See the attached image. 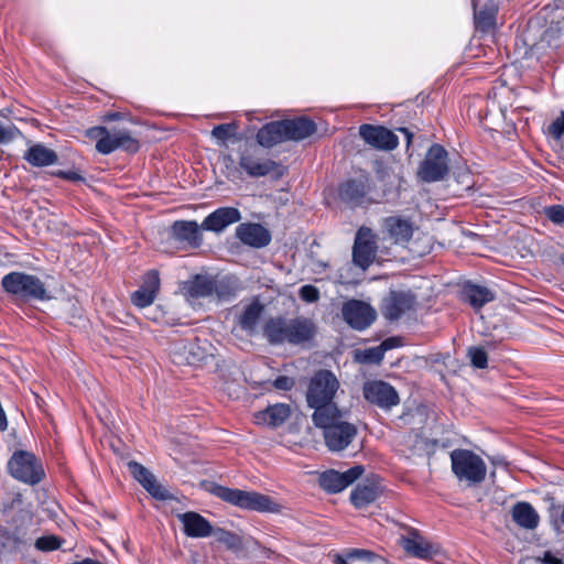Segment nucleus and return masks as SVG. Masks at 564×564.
I'll use <instances>...</instances> for the list:
<instances>
[{
  "instance_id": "f257e3e1",
  "label": "nucleus",
  "mask_w": 564,
  "mask_h": 564,
  "mask_svg": "<svg viewBox=\"0 0 564 564\" xmlns=\"http://www.w3.org/2000/svg\"><path fill=\"white\" fill-rule=\"evenodd\" d=\"M338 389L339 381L330 370H318L311 378L306 391V402L314 410L312 421H321L322 417L340 411L334 402Z\"/></svg>"
},
{
  "instance_id": "f03ea898",
  "label": "nucleus",
  "mask_w": 564,
  "mask_h": 564,
  "mask_svg": "<svg viewBox=\"0 0 564 564\" xmlns=\"http://www.w3.org/2000/svg\"><path fill=\"white\" fill-rule=\"evenodd\" d=\"M209 492L223 501L248 511L279 513L281 505L270 496L212 484Z\"/></svg>"
},
{
  "instance_id": "7ed1b4c3",
  "label": "nucleus",
  "mask_w": 564,
  "mask_h": 564,
  "mask_svg": "<svg viewBox=\"0 0 564 564\" xmlns=\"http://www.w3.org/2000/svg\"><path fill=\"white\" fill-rule=\"evenodd\" d=\"M317 429L323 430L326 447L333 453L346 449L358 434L355 424L343 421V412L326 415L321 421H313Z\"/></svg>"
},
{
  "instance_id": "20e7f679",
  "label": "nucleus",
  "mask_w": 564,
  "mask_h": 564,
  "mask_svg": "<svg viewBox=\"0 0 564 564\" xmlns=\"http://www.w3.org/2000/svg\"><path fill=\"white\" fill-rule=\"evenodd\" d=\"M3 290L23 302L48 300L46 289L41 279L33 274L13 271L1 280Z\"/></svg>"
},
{
  "instance_id": "39448f33",
  "label": "nucleus",
  "mask_w": 564,
  "mask_h": 564,
  "mask_svg": "<svg viewBox=\"0 0 564 564\" xmlns=\"http://www.w3.org/2000/svg\"><path fill=\"white\" fill-rule=\"evenodd\" d=\"M452 471L459 481L468 486L481 484L487 475L484 459L470 449L457 448L451 452Z\"/></svg>"
},
{
  "instance_id": "423d86ee",
  "label": "nucleus",
  "mask_w": 564,
  "mask_h": 564,
  "mask_svg": "<svg viewBox=\"0 0 564 564\" xmlns=\"http://www.w3.org/2000/svg\"><path fill=\"white\" fill-rule=\"evenodd\" d=\"M239 166L250 177L270 175L273 180H280L286 174V167L271 159L260 156L256 147L246 148L239 156Z\"/></svg>"
},
{
  "instance_id": "0eeeda50",
  "label": "nucleus",
  "mask_w": 564,
  "mask_h": 564,
  "mask_svg": "<svg viewBox=\"0 0 564 564\" xmlns=\"http://www.w3.org/2000/svg\"><path fill=\"white\" fill-rule=\"evenodd\" d=\"M448 152L441 144H432L417 169V177L424 183L445 180L449 173Z\"/></svg>"
},
{
  "instance_id": "6e6552de",
  "label": "nucleus",
  "mask_w": 564,
  "mask_h": 564,
  "mask_svg": "<svg viewBox=\"0 0 564 564\" xmlns=\"http://www.w3.org/2000/svg\"><path fill=\"white\" fill-rule=\"evenodd\" d=\"M9 474L17 480L36 485L42 481L44 470L34 454L17 451L8 462Z\"/></svg>"
},
{
  "instance_id": "1a4fd4ad",
  "label": "nucleus",
  "mask_w": 564,
  "mask_h": 564,
  "mask_svg": "<svg viewBox=\"0 0 564 564\" xmlns=\"http://www.w3.org/2000/svg\"><path fill=\"white\" fill-rule=\"evenodd\" d=\"M369 192V177L360 175L356 178H348L339 184L338 198L350 208H356L373 203V199L368 197Z\"/></svg>"
},
{
  "instance_id": "9d476101",
  "label": "nucleus",
  "mask_w": 564,
  "mask_h": 564,
  "mask_svg": "<svg viewBox=\"0 0 564 564\" xmlns=\"http://www.w3.org/2000/svg\"><path fill=\"white\" fill-rule=\"evenodd\" d=\"M377 239L368 227H360L356 234L352 247V262L362 270H367L377 256Z\"/></svg>"
},
{
  "instance_id": "9b49d317",
  "label": "nucleus",
  "mask_w": 564,
  "mask_h": 564,
  "mask_svg": "<svg viewBox=\"0 0 564 564\" xmlns=\"http://www.w3.org/2000/svg\"><path fill=\"white\" fill-rule=\"evenodd\" d=\"M362 394L366 401L386 411L400 403V397L394 387L382 380L367 381L364 384Z\"/></svg>"
},
{
  "instance_id": "f8f14e48",
  "label": "nucleus",
  "mask_w": 564,
  "mask_h": 564,
  "mask_svg": "<svg viewBox=\"0 0 564 564\" xmlns=\"http://www.w3.org/2000/svg\"><path fill=\"white\" fill-rule=\"evenodd\" d=\"M344 321L356 330L367 329L377 318V311L361 300H349L341 308Z\"/></svg>"
},
{
  "instance_id": "ddd939ff",
  "label": "nucleus",
  "mask_w": 564,
  "mask_h": 564,
  "mask_svg": "<svg viewBox=\"0 0 564 564\" xmlns=\"http://www.w3.org/2000/svg\"><path fill=\"white\" fill-rule=\"evenodd\" d=\"M140 142L127 129L109 130L108 134L96 142V150L102 155H108L116 150L128 153H137Z\"/></svg>"
},
{
  "instance_id": "4468645a",
  "label": "nucleus",
  "mask_w": 564,
  "mask_h": 564,
  "mask_svg": "<svg viewBox=\"0 0 564 564\" xmlns=\"http://www.w3.org/2000/svg\"><path fill=\"white\" fill-rule=\"evenodd\" d=\"M359 135L369 147L380 151H392L399 144V139L383 126L364 123L359 126Z\"/></svg>"
},
{
  "instance_id": "2eb2a0df",
  "label": "nucleus",
  "mask_w": 564,
  "mask_h": 564,
  "mask_svg": "<svg viewBox=\"0 0 564 564\" xmlns=\"http://www.w3.org/2000/svg\"><path fill=\"white\" fill-rule=\"evenodd\" d=\"M365 471V467L356 465L344 473L334 469L322 473L318 477L319 487L328 494H337L346 489Z\"/></svg>"
},
{
  "instance_id": "dca6fc26",
  "label": "nucleus",
  "mask_w": 564,
  "mask_h": 564,
  "mask_svg": "<svg viewBox=\"0 0 564 564\" xmlns=\"http://www.w3.org/2000/svg\"><path fill=\"white\" fill-rule=\"evenodd\" d=\"M400 545L406 554L421 560H431L441 553L440 545L426 540L416 529H410L406 535H402Z\"/></svg>"
},
{
  "instance_id": "f3484780",
  "label": "nucleus",
  "mask_w": 564,
  "mask_h": 564,
  "mask_svg": "<svg viewBox=\"0 0 564 564\" xmlns=\"http://www.w3.org/2000/svg\"><path fill=\"white\" fill-rule=\"evenodd\" d=\"M128 469L133 478L156 500H173L174 496L161 485L155 476L143 465L137 462H129Z\"/></svg>"
},
{
  "instance_id": "a211bd4d",
  "label": "nucleus",
  "mask_w": 564,
  "mask_h": 564,
  "mask_svg": "<svg viewBox=\"0 0 564 564\" xmlns=\"http://www.w3.org/2000/svg\"><path fill=\"white\" fill-rule=\"evenodd\" d=\"M414 305L415 296L410 292L391 291L382 302L381 313L386 319L394 322L412 311Z\"/></svg>"
},
{
  "instance_id": "6ab92c4d",
  "label": "nucleus",
  "mask_w": 564,
  "mask_h": 564,
  "mask_svg": "<svg viewBox=\"0 0 564 564\" xmlns=\"http://www.w3.org/2000/svg\"><path fill=\"white\" fill-rule=\"evenodd\" d=\"M475 28L481 33H491L496 29L499 10L498 0H473Z\"/></svg>"
},
{
  "instance_id": "aec40b11",
  "label": "nucleus",
  "mask_w": 564,
  "mask_h": 564,
  "mask_svg": "<svg viewBox=\"0 0 564 564\" xmlns=\"http://www.w3.org/2000/svg\"><path fill=\"white\" fill-rule=\"evenodd\" d=\"M240 220L241 213L238 208L230 206L219 207L204 218L200 228L206 231L219 234L228 226Z\"/></svg>"
},
{
  "instance_id": "412c9836",
  "label": "nucleus",
  "mask_w": 564,
  "mask_h": 564,
  "mask_svg": "<svg viewBox=\"0 0 564 564\" xmlns=\"http://www.w3.org/2000/svg\"><path fill=\"white\" fill-rule=\"evenodd\" d=\"M236 237L246 246L264 248L271 242V232L258 223H242L236 227Z\"/></svg>"
},
{
  "instance_id": "4be33fe9",
  "label": "nucleus",
  "mask_w": 564,
  "mask_h": 564,
  "mask_svg": "<svg viewBox=\"0 0 564 564\" xmlns=\"http://www.w3.org/2000/svg\"><path fill=\"white\" fill-rule=\"evenodd\" d=\"M316 334L317 326L311 318L299 316L290 319L289 344L305 346L314 340Z\"/></svg>"
},
{
  "instance_id": "5701e85b",
  "label": "nucleus",
  "mask_w": 564,
  "mask_h": 564,
  "mask_svg": "<svg viewBox=\"0 0 564 564\" xmlns=\"http://www.w3.org/2000/svg\"><path fill=\"white\" fill-rule=\"evenodd\" d=\"M183 524V532L189 538H207L213 534L212 523L195 511H187L177 516Z\"/></svg>"
},
{
  "instance_id": "b1692460",
  "label": "nucleus",
  "mask_w": 564,
  "mask_h": 564,
  "mask_svg": "<svg viewBox=\"0 0 564 564\" xmlns=\"http://www.w3.org/2000/svg\"><path fill=\"white\" fill-rule=\"evenodd\" d=\"M282 124L286 141H302L313 135L317 130L316 123L307 117L283 119Z\"/></svg>"
},
{
  "instance_id": "393cba45",
  "label": "nucleus",
  "mask_w": 564,
  "mask_h": 564,
  "mask_svg": "<svg viewBox=\"0 0 564 564\" xmlns=\"http://www.w3.org/2000/svg\"><path fill=\"white\" fill-rule=\"evenodd\" d=\"M381 495V488L375 480L358 484L350 492V502L356 509H365Z\"/></svg>"
},
{
  "instance_id": "a878e982",
  "label": "nucleus",
  "mask_w": 564,
  "mask_h": 564,
  "mask_svg": "<svg viewBox=\"0 0 564 564\" xmlns=\"http://www.w3.org/2000/svg\"><path fill=\"white\" fill-rule=\"evenodd\" d=\"M199 229L202 228L195 220H177L173 223L171 232L175 240L199 247L203 241Z\"/></svg>"
},
{
  "instance_id": "bb28decb",
  "label": "nucleus",
  "mask_w": 564,
  "mask_h": 564,
  "mask_svg": "<svg viewBox=\"0 0 564 564\" xmlns=\"http://www.w3.org/2000/svg\"><path fill=\"white\" fill-rule=\"evenodd\" d=\"M290 319L282 316L269 318L263 326V335L271 345L289 344Z\"/></svg>"
},
{
  "instance_id": "cd10ccee",
  "label": "nucleus",
  "mask_w": 564,
  "mask_h": 564,
  "mask_svg": "<svg viewBox=\"0 0 564 564\" xmlns=\"http://www.w3.org/2000/svg\"><path fill=\"white\" fill-rule=\"evenodd\" d=\"M462 295L465 302L469 303L475 311H479L487 303L495 300V293L487 286L467 282L463 286Z\"/></svg>"
},
{
  "instance_id": "c85d7f7f",
  "label": "nucleus",
  "mask_w": 564,
  "mask_h": 564,
  "mask_svg": "<svg viewBox=\"0 0 564 564\" xmlns=\"http://www.w3.org/2000/svg\"><path fill=\"white\" fill-rule=\"evenodd\" d=\"M23 159L34 167H45L58 162L57 153L44 145L35 143L31 145L23 154Z\"/></svg>"
},
{
  "instance_id": "c756f323",
  "label": "nucleus",
  "mask_w": 564,
  "mask_h": 564,
  "mask_svg": "<svg viewBox=\"0 0 564 564\" xmlns=\"http://www.w3.org/2000/svg\"><path fill=\"white\" fill-rule=\"evenodd\" d=\"M512 520L522 529L534 530L539 527L540 516L533 506L527 501H519L511 509Z\"/></svg>"
},
{
  "instance_id": "7c9ffc66",
  "label": "nucleus",
  "mask_w": 564,
  "mask_h": 564,
  "mask_svg": "<svg viewBox=\"0 0 564 564\" xmlns=\"http://www.w3.org/2000/svg\"><path fill=\"white\" fill-rule=\"evenodd\" d=\"M384 228L394 243L409 242L413 235V227L410 220L390 216L383 220Z\"/></svg>"
},
{
  "instance_id": "2f4dec72",
  "label": "nucleus",
  "mask_w": 564,
  "mask_h": 564,
  "mask_svg": "<svg viewBox=\"0 0 564 564\" xmlns=\"http://www.w3.org/2000/svg\"><path fill=\"white\" fill-rule=\"evenodd\" d=\"M256 140L259 145L268 149L285 142L282 120L271 121L262 126L256 134Z\"/></svg>"
},
{
  "instance_id": "473e14b6",
  "label": "nucleus",
  "mask_w": 564,
  "mask_h": 564,
  "mask_svg": "<svg viewBox=\"0 0 564 564\" xmlns=\"http://www.w3.org/2000/svg\"><path fill=\"white\" fill-rule=\"evenodd\" d=\"M214 278L206 274H196L183 285L186 295L193 299L208 297L213 295Z\"/></svg>"
},
{
  "instance_id": "72a5a7b5",
  "label": "nucleus",
  "mask_w": 564,
  "mask_h": 564,
  "mask_svg": "<svg viewBox=\"0 0 564 564\" xmlns=\"http://www.w3.org/2000/svg\"><path fill=\"white\" fill-rule=\"evenodd\" d=\"M291 415V409L288 404L276 403L269 405L265 410L257 414L258 422L264 423L269 426L282 425Z\"/></svg>"
},
{
  "instance_id": "f704fd0d",
  "label": "nucleus",
  "mask_w": 564,
  "mask_h": 564,
  "mask_svg": "<svg viewBox=\"0 0 564 564\" xmlns=\"http://www.w3.org/2000/svg\"><path fill=\"white\" fill-rule=\"evenodd\" d=\"M264 306L258 300L248 304L238 319L241 329L253 333L262 316Z\"/></svg>"
},
{
  "instance_id": "c9c22d12",
  "label": "nucleus",
  "mask_w": 564,
  "mask_h": 564,
  "mask_svg": "<svg viewBox=\"0 0 564 564\" xmlns=\"http://www.w3.org/2000/svg\"><path fill=\"white\" fill-rule=\"evenodd\" d=\"M237 281L232 278H221V279H215L214 278V285L213 286V295L215 294L218 300L228 301L232 299L238 290Z\"/></svg>"
},
{
  "instance_id": "e433bc0d",
  "label": "nucleus",
  "mask_w": 564,
  "mask_h": 564,
  "mask_svg": "<svg viewBox=\"0 0 564 564\" xmlns=\"http://www.w3.org/2000/svg\"><path fill=\"white\" fill-rule=\"evenodd\" d=\"M213 535L216 541L224 544L228 550L240 551L242 549V539L237 533L221 528L214 529Z\"/></svg>"
},
{
  "instance_id": "4c0bfd02",
  "label": "nucleus",
  "mask_w": 564,
  "mask_h": 564,
  "mask_svg": "<svg viewBox=\"0 0 564 564\" xmlns=\"http://www.w3.org/2000/svg\"><path fill=\"white\" fill-rule=\"evenodd\" d=\"M470 364L477 369H485L488 366V355L482 347L471 346L467 350Z\"/></svg>"
},
{
  "instance_id": "58836bf2",
  "label": "nucleus",
  "mask_w": 564,
  "mask_h": 564,
  "mask_svg": "<svg viewBox=\"0 0 564 564\" xmlns=\"http://www.w3.org/2000/svg\"><path fill=\"white\" fill-rule=\"evenodd\" d=\"M64 540L56 535H43L36 539L35 547L42 552H51L58 550Z\"/></svg>"
},
{
  "instance_id": "ea45409f",
  "label": "nucleus",
  "mask_w": 564,
  "mask_h": 564,
  "mask_svg": "<svg viewBox=\"0 0 564 564\" xmlns=\"http://www.w3.org/2000/svg\"><path fill=\"white\" fill-rule=\"evenodd\" d=\"M384 355L380 346L367 348L357 355V359L361 364H380Z\"/></svg>"
},
{
  "instance_id": "a19ab883",
  "label": "nucleus",
  "mask_w": 564,
  "mask_h": 564,
  "mask_svg": "<svg viewBox=\"0 0 564 564\" xmlns=\"http://www.w3.org/2000/svg\"><path fill=\"white\" fill-rule=\"evenodd\" d=\"M160 274L158 270L148 271L142 278L141 288L158 296L160 291Z\"/></svg>"
},
{
  "instance_id": "79ce46f5",
  "label": "nucleus",
  "mask_w": 564,
  "mask_h": 564,
  "mask_svg": "<svg viewBox=\"0 0 564 564\" xmlns=\"http://www.w3.org/2000/svg\"><path fill=\"white\" fill-rule=\"evenodd\" d=\"M155 294H151L149 291L141 286L131 294L132 304L139 308L150 306L155 301Z\"/></svg>"
},
{
  "instance_id": "37998d69",
  "label": "nucleus",
  "mask_w": 564,
  "mask_h": 564,
  "mask_svg": "<svg viewBox=\"0 0 564 564\" xmlns=\"http://www.w3.org/2000/svg\"><path fill=\"white\" fill-rule=\"evenodd\" d=\"M543 214L554 225H557V226L564 225V206H562V205L545 206L543 208Z\"/></svg>"
},
{
  "instance_id": "c03bdc74",
  "label": "nucleus",
  "mask_w": 564,
  "mask_h": 564,
  "mask_svg": "<svg viewBox=\"0 0 564 564\" xmlns=\"http://www.w3.org/2000/svg\"><path fill=\"white\" fill-rule=\"evenodd\" d=\"M236 129H237V127L235 123L218 124L213 128L212 137H214L215 139L221 141V142H225L230 137H232L235 134Z\"/></svg>"
},
{
  "instance_id": "a18cd8bd",
  "label": "nucleus",
  "mask_w": 564,
  "mask_h": 564,
  "mask_svg": "<svg viewBox=\"0 0 564 564\" xmlns=\"http://www.w3.org/2000/svg\"><path fill=\"white\" fill-rule=\"evenodd\" d=\"M347 557L351 561H366V562H372L373 560L378 558L379 556L369 550L365 549H349L347 550Z\"/></svg>"
},
{
  "instance_id": "49530a36",
  "label": "nucleus",
  "mask_w": 564,
  "mask_h": 564,
  "mask_svg": "<svg viewBox=\"0 0 564 564\" xmlns=\"http://www.w3.org/2000/svg\"><path fill=\"white\" fill-rule=\"evenodd\" d=\"M299 295L303 301L307 303H314L319 300L318 289L311 284L303 285L299 291Z\"/></svg>"
},
{
  "instance_id": "de8ad7c7",
  "label": "nucleus",
  "mask_w": 564,
  "mask_h": 564,
  "mask_svg": "<svg viewBox=\"0 0 564 564\" xmlns=\"http://www.w3.org/2000/svg\"><path fill=\"white\" fill-rule=\"evenodd\" d=\"M550 523L555 530H560L562 525H564V506H552L550 509Z\"/></svg>"
},
{
  "instance_id": "09e8293b",
  "label": "nucleus",
  "mask_w": 564,
  "mask_h": 564,
  "mask_svg": "<svg viewBox=\"0 0 564 564\" xmlns=\"http://www.w3.org/2000/svg\"><path fill=\"white\" fill-rule=\"evenodd\" d=\"M549 133L555 139L560 140L564 134V111L549 126Z\"/></svg>"
},
{
  "instance_id": "8fccbe9b",
  "label": "nucleus",
  "mask_w": 564,
  "mask_h": 564,
  "mask_svg": "<svg viewBox=\"0 0 564 564\" xmlns=\"http://www.w3.org/2000/svg\"><path fill=\"white\" fill-rule=\"evenodd\" d=\"M109 132V129L104 126H96L93 128H89L86 131V135L90 139H96L97 141L106 137Z\"/></svg>"
},
{
  "instance_id": "3c124183",
  "label": "nucleus",
  "mask_w": 564,
  "mask_h": 564,
  "mask_svg": "<svg viewBox=\"0 0 564 564\" xmlns=\"http://www.w3.org/2000/svg\"><path fill=\"white\" fill-rule=\"evenodd\" d=\"M53 175L57 176L59 178L73 181V182L84 181V177L78 172H75V171H61L59 170V171L54 172Z\"/></svg>"
},
{
  "instance_id": "603ef678",
  "label": "nucleus",
  "mask_w": 564,
  "mask_h": 564,
  "mask_svg": "<svg viewBox=\"0 0 564 564\" xmlns=\"http://www.w3.org/2000/svg\"><path fill=\"white\" fill-rule=\"evenodd\" d=\"M274 387L280 390H290L293 387V380L286 376H280L274 380Z\"/></svg>"
},
{
  "instance_id": "864d4df0",
  "label": "nucleus",
  "mask_w": 564,
  "mask_h": 564,
  "mask_svg": "<svg viewBox=\"0 0 564 564\" xmlns=\"http://www.w3.org/2000/svg\"><path fill=\"white\" fill-rule=\"evenodd\" d=\"M399 345V338L397 337H389L384 339L379 346L382 349V352L384 354L387 350L392 349Z\"/></svg>"
},
{
  "instance_id": "5fc2aeb1",
  "label": "nucleus",
  "mask_w": 564,
  "mask_h": 564,
  "mask_svg": "<svg viewBox=\"0 0 564 564\" xmlns=\"http://www.w3.org/2000/svg\"><path fill=\"white\" fill-rule=\"evenodd\" d=\"M542 562L544 564H563V561L554 556L550 551L544 552Z\"/></svg>"
},
{
  "instance_id": "6e6d98bb",
  "label": "nucleus",
  "mask_w": 564,
  "mask_h": 564,
  "mask_svg": "<svg viewBox=\"0 0 564 564\" xmlns=\"http://www.w3.org/2000/svg\"><path fill=\"white\" fill-rule=\"evenodd\" d=\"M351 561L347 557V551L344 554H336L334 557V564H348Z\"/></svg>"
},
{
  "instance_id": "4d7b16f0",
  "label": "nucleus",
  "mask_w": 564,
  "mask_h": 564,
  "mask_svg": "<svg viewBox=\"0 0 564 564\" xmlns=\"http://www.w3.org/2000/svg\"><path fill=\"white\" fill-rule=\"evenodd\" d=\"M398 130L404 134L406 138V144L410 145L412 142L413 133L405 127L399 128Z\"/></svg>"
},
{
  "instance_id": "13d9d810",
  "label": "nucleus",
  "mask_w": 564,
  "mask_h": 564,
  "mask_svg": "<svg viewBox=\"0 0 564 564\" xmlns=\"http://www.w3.org/2000/svg\"><path fill=\"white\" fill-rule=\"evenodd\" d=\"M121 119L120 112H110L105 116V121H115Z\"/></svg>"
},
{
  "instance_id": "bf43d9fd",
  "label": "nucleus",
  "mask_w": 564,
  "mask_h": 564,
  "mask_svg": "<svg viewBox=\"0 0 564 564\" xmlns=\"http://www.w3.org/2000/svg\"><path fill=\"white\" fill-rule=\"evenodd\" d=\"M73 564H101L99 561L94 558H84L83 561L74 562Z\"/></svg>"
},
{
  "instance_id": "052dcab7",
  "label": "nucleus",
  "mask_w": 564,
  "mask_h": 564,
  "mask_svg": "<svg viewBox=\"0 0 564 564\" xmlns=\"http://www.w3.org/2000/svg\"><path fill=\"white\" fill-rule=\"evenodd\" d=\"M195 347V344L194 343H189L188 345H185L184 348L185 349H188L189 354H192L193 349Z\"/></svg>"
},
{
  "instance_id": "680f3d73",
  "label": "nucleus",
  "mask_w": 564,
  "mask_h": 564,
  "mask_svg": "<svg viewBox=\"0 0 564 564\" xmlns=\"http://www.w3.org/2000/svg\"><path fill=\"white\" fill-rule=\"evenodd\" d=\"M198 359H199V358H196V357H195V355H193V357H192V358H191V357H186V361H187L188 364L195 362V361H196V360H198Z\"/></svg>"
},
{
  "instance_id": "e2e57ef3",
  "label": "nucleus",
  "mask_w": 564,
  "mask_h": 564,
  "mask_svg": "<svg viewBox=\"0 0 564 564\" xmlns=\"http://www.w3.org/2000/svg\"><path fill=\"white\" fill-rule=\"evenodd\" d=\"M226 159H227L229 162H232V158H231L230 155H228Z\"/></svg>"
}]
</instances>
